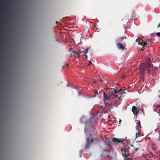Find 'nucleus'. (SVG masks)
Segmentation results:
<instances>
[{
    "mask_svg": "<svg viewBox=\"0 0 160 160\" xmlns=\"http://www.w3.org/2000/svg\"><path fill=\"white\" fill-rule=\"evenodd\" d=\"M151 59H149L147 60V62L140 65L139 69L141 73L142 74L145 71L148 73L151 72L152 70L151 68L153 67V65L149 63Z\"/></svg>",
    "mask_w": 160,
    "mask_h": 160,
    "instance_id": "f257e3e1",
    "label": "nucleus"
},
{
    "mask_svg": "<svg viewBox=\"0 0 160 160\" xmlns=\"http://www.w3.org/2000/svg\"><path fill=\"white\" fill-rule=\"evenodd\" d=\"M117 90L116 89L111 88L108 91V94L111 98L114 99L117 98L118 99L120 100L121 96H119L117 94Z\"/></svg>",
    "mask_w": 160,
    "mask_h": 160,
    "instance_id": "f03ea898",
    "label": "nucleus"
},
{
    "mask_svg": "<svg viewBox=\"0 0 160 160\" xmlns=\"http://www.w3.org/2000/svg\"><path fill=\"white\" fill-rule=\"evenodd\" d=\"M138 108V107L137 108L135 106H133L132 107V111L135 115H137V114L139 113V110Z\"/></svg>",
    "mask_w": 160,
    "mask_h": 160,
    "instance_id": "7ed1b4c3",
    "label": "nucleus"
},
{
    "mask_svg": "<svg viewBox=\"0 0 160 160\" xmlns=\"http://www.w3.org/2000/svg\"><path fill=\"white\" fill-rule=\"evenodd\" d=\"M117 47L119 49H121L122 50H124L125 49L124 46L122 45V44L120 43H117Z\"/></svg>",
    "mask_w": 160,
    "mask_h": 160,
    "instance_id": "20e7f679",
    "label": "nucleus"
},
{
    "mask_svg": "<svg viewBox=\"0 0 160 160\" xmlns=\"http://www.w3.org/2000/svg\"><path fill=\"white\" fill-rule=\"evenodd\" d=\"M112 142H117L118 143L122 142V140L120 139H117L115 138H112Z\"/></svg>",
    "mask_w": 160,
    "mask_h": 160,
    "instance_id": "39448f33",
    "label": "nucleus"
},
{
    "mask_svg": "<svg viewBox=\"0 0 160 160\" xmlns=\"http://www.w3.org/2000/svg\"><path fill=\"white\" fill-rule=\"evenodd\" d=\"M124 90H123V89H120V90H118V91L117 90V94L118 95V94H121V96L123 94H126V92H124Z\"/></svg>",
    "mask_w": 160,
    "mask_h": 160,
    "instance_id": "423d86ee",
    "label": "nucleus"
},
{
    "mask_svg": "<svg viewBox=\"0 0 160 160\" xmlns=\"http://www.w3.org/2000/svg\"><path fill=\"white\" fill-rule=\"evenodd\" d=\"M111 98L109 97V96L108 95L104 92L103 94V99L105 102L106 101H107L110 99Z\"/></svg>",
    "mask_w": 160,
    "mask_h": 160,
    "instance_id": "0eeeda50",
    "label": "nucleus"
},
{
    "mask_svg": "<svg viewBox=\"0 0 160 160\" xmlns=\"http://www.w3.org/2000/svg\"><path fill=\"white\" fill-rule=\"evenodd\" d=\"M141 128V123L140 121H138L137 124L136 126V129L139 130Z\"/></svg>",
    "mask_w": 160,
    "mask_h": 160,
    "instance_id": "6e6552de",
    "label": "nucleus"
},
{
    "mask_svg": "<svg viewBox=\"0 0 160 160\" xmlns=\"http://www.w3.org/2000/svg\"><path fill=\"white\" fill-rule=\"evenodd\" d=\"M155 111L157 112L160 114V105H158L156 107L154 108Z\"/></svg>",
    "mask_w": 160,
    "mask_h": 160,
    "instance_id": "1a4fd4ad",
    "label": "nucleus"
},
{
    "mask_svg": "<svg viewBox=\"0 0 160 160\" xmlns=\"http://www.w3.org/2000/svg\"><path fill=\"white\" fill-rule=\"evenodd\" d=\"M90 145V142L89 139L88 138L87 139V140L86 142V144L85 146V149H87L89 148V145Z\"/></svg>",
    "mask_w": 160,
    "mask_h": 160,
    "instance_id": "9d476101",
    "label": "nucleus"
},
{
    "mask_svg": "<svg viewBox=\"0 0 160 160\" xmlns=\"http://www.w3.org/2000/svg\"><path fill=\"white\" fill-rule=\"evenodd\" d=\"M104 143L107 146H111V141L110 140H109L108 141H104Z\"/></svg>",
    "mask_w": 160,
    "mask_h": 160,
    "instance_id": "9b49d317",
    "label": "nucleus"
},
{
    "mask_svg": "<svg viewBox=\"0 0 160 160\" xmlns=\"http://www.w3.org/2000/svg\"><path fill=\"white\" fill-rule=\"evenodd\" d=\"M88 48H87L84 50H83V52L84 53V54L85 55V56L87 58L88 56L87 55H86V54H87L88 53Z\"/></svg>",
    "mask_w": 160,
    "mask_h": 160,
    "instance_id": "f8f14e48",
    "label": "nucleus"
},
{
    "mask_svg": "<svg viewBox=\"0 0 160 160\" xmlns=\"http://www.w3.org/2000/svg\"><path fill=\"white\" fill-rule=\"evenodd\" d=\"M146 42H147V44H150L152 43V41H151V40L150 39H148L146 40Z\"/></svg>",
    "mask_w": 160,
    "mask_h": 160,
    "instance_id": "ddd939ff",
    "label": "nucleus"
},
{
    "mask_svg": "<svg viewBox=\"0 0 160 160\" xmlns=\"http://www.w3.org/2000/svg\"><path fill=\"white\" fill-rule=\"evenodd\" d=\"M158 70V69L156 67H154L152 69V71L153 72H155L156 71H157Z\"/></svg>",
    "mask_w": 160,
    "mask_h": 160,
    "instance_id": "4468645a",
    "label": "nucleus"
},
{
    "mask_svg": "<svg viewBox=\"0 0 160 160\" xmlns=\"http://www.w3.org/2000/svg\"><path fill=\"white\" fill-rule=\"evenodd\" d=\"M122 151H123L124 152H128L127 150L125 148H122Z\"/></svg>",
    "mask_w": 160,
    "mask_h": 160,
    "instance_id": "2eb2a0df",
    "label": "nucleus"
},
{
    "mask_svg": "<svg viewBox=\"0 0 160 160\" xmlns=\"http://www.w3.org/2000/svg\"><path fill=\"white\" fill-rule=\"evenodd\" d=\"M135 138L136 139L138 138V137L140 136L138 132H137L135 134Z\"/></svg>",
    "mask_w": 160,
    "mask_h": 160,
    "instance_id": "dca6fc26",
    "label": "nucleus"
},
{
    "mask_svg": "<svg viewBox=\"0 0 160 160\" xmlns=\"http://www.w3.org/2000/svg\"><path fill=\"white\" fill-rule=\"evenodd\" d=\"M74 54L75 55H77L78 56V57L80 56V54L77 52H74Z\"/></svg>",
    "mask_w": 160,
    "mask_h": 160,
    "instance_id": "f3484780",
    "label": "nucleus"
},
{
    "mask_svg": "<svg viewBox=\"0 0 160 160\" xmlns=\"http://www.w3.org/2000/svg\"><path fill=\"white\" fill-rule=\"evenodd\" d=\"M127 152H124V153L122 154V155L124 156L125 157H127L128 156L127 155Z\"/></svg>",
    "mask_w": 160,
    "mask_h": 160,
    "instance_id": "a211bd4d",
    "label": "nucleus"
},
{
    "mask_svg": "<svg viewBox=\"0 0 160 160\" xmlns=\"http://www.w3.org/2000/svg\"><path fill=\"white\" fill-rule=\"evenodd\" d=\"M156 35L159 37H160V32H156Z\"/></svg>",
    "mask_w": 160,
    "mask_h": 160,
    "instance_id": "6ab92c4d",
    "label": "nucleus"
},
{
    "mask_svg": "<svg viewBox=\"0 0 160 160\" xmlns=\"http://www.w3.org/2000/svg\"><path fill=\"white\" fill-rule=\"evenodd\" d=\"M143 46L144 47L147 44V42H144L143 43Z\"/></svg>",
    "mask_w": 160,
    "mask_h": 160,
    "instance_id": "aec40b11",
    "label": "nucleus"
},
{
    "mask_svg": "<svg viewBox=\"0 0 160 160\" xmlns=\"http://www.w3.org/2000/svg\"><path fill=\"white\" fill-rule=\"evenodd\" d=\"M144 49V47L143 46L142 48H141L140 49V50L143 51Z\"/></svg>",
    "mask_w": 160,
    "mask_h": 160,
    "instance_id": "412c9836",
    "label": "nucleus"
},
{
    "mask_svg": "<svg viewBox=\"0 0 160 160\" xmlns=\"http://www.w3.org/2000/svg\"><path fill=\"white\" fill-rule=\"evenodd\" d=\"M140 40V38H139V39H137L136 40V42H138V41H139Z\"/></svg>",
    "mask_w": 160,
    "mask_h": 160,
    "instance_id": "4be33fe9",
    "label": "nucleus"
},
{
    "mask_svg": "<svg viewBox=\"0 0 160 160\" xmlns=\"http://www.w3.org/2000/svg\"><path fill=\"white\" fill-rule=\"evenodd\" d=\"M93 140H94V139H93V138H91V139H90V141L91 142H93Z\"/></svg>",
    "mask_w": 160,
    "mask_h": 160,
    "instance_id": "5701e85b",
    "label": "nucleus"
},
{
    "mask_svg": "<svg viewBox=\"0 0 160 160\" xmlns=\"http://www.w3.org/2000/svg\"><path fill=\"white\" fill-rule=\"evenodd\" d=\"M127 160H132V159L131 158H128L127 159Z\"/></svg>",
    "mask_w": 160,
    "mask_h": 160,
    "instance_id": "b1692460",
    "label": "nucleus"
},
{
    "mask_svg": "<svg viewBox=\"0 0 160 160\" xmlns=\"http://www.w3.org/2000/svg\"><path fill=\"white\" fill-rule=\"evenodd\" d=\"M92 64V62L91 61L89 62V63L88 64V65H90Z\"/></svg>",
    "mask_w": 160,
    "mask_h": 160,
    "instance_id": "393cba45",
    "label": "nucleus"
},
{
    "mask_svg": "<svg viewBox=\"0 0 160 160\" xmlns=\"http://www.w3.org/2000/svg\"><path fill=\"white\" fill-rule=\"evenodd\" d=\"M121 121H122L121 120V119L119 120V124H120V123H121Z\"/></svg>",
    "mask_w": 160,
    "mask_h": 160,
    "instance_id": "a878e982",
    "label": "nucleus"
},
{
    "mask_svg": "<svg viewBox=\"0 0 160 160\" xmlns=\"http://www.w3.org/2000/svg\"><path fill=\"white\" fill-rule=\"evenodd\" d=\"M139 149L138 148H136L135 149V151H137Z\"/></svg>",
    "mask_w": 160,
    "mask_h": 160,
    "instance_id": "bb28decb",
    "label": "nucleus"
},
{
    "mask_svg": "<svg viewBox=\"0 0 160 160\" xmlns=\"http://www.w3.org/2000/svg\"><path fill=\"white\" fill-rule=\"evenodd\" d=\"M158 28L160 27V23L158 25Z\"/></svg>",
    "mask_w": 160,
    "mask_h": 160,
    "instance_id": "cd10ccee",
    "label": "nucleus"
},
{
    "mask_svg": "<svg viewBox=\"0 0 160 160\" xmlns=\"http://www.w3.org/2000/svg\"><path fill=\"white\" fill-rule=\"evenodd\" d=\"M144 42H143V40H141V42L142 43H143Z\"/></svg>",
    "mask_w": 160,
    "mask_h": 160,
    "instance_id": "c85d7f7f",
    "label": "nucleus"
},
{
    "mask_svg": "<svg viewBox=\"0 0 160 160\" xmlns=\"http://www.w3.org/2000/svg\"><path fill=\"white\" fill-rule=\"evenodd\" d=\"M89 155L90 156H92V154H91V153L90 152V153H89Z\"/></svg>",
    "mask_w": 160,
    "mask_h": 160,
    "instance_id": "c756f323",
    "label": "nucleus"
},
{
    "mask_svg": "<svg viewBox=\"0 0 160 160\" xmlns=\"http://www.w3.org/2000/svg\"><path fill=\"white\" fill-rule=\"evenodd\" d=\"M130 145L131 147H133V145H132H132L130 144Z\"/></svg>",
    "mask_w": 160,
    "mask_h": 160,
    "instance_id": "7c9ffc66",
    "label": "nucleus"
},
{
    "mask_svg": "<svg viewBox=\"0 0 160 160\" xmlns=\"http://www.w3.org/2000/svg\"><path fill=\"white\" fill-rule=\"evenodd\" d=\"M82 119H83V118H82V119H81V120H80V122H82Z\"/></svg>",
    "mask_w": 160,
    "mask_h": 160,
    "instance_id": "2f4dec72",
    "label": "nucleus"
},
{
    "mask_svg": "<svg viewBox=\"0 0 160 160\" xmlns=\"http://www.w3.org/2000/svg\"><path fill=\"white\" fill-rule=\"evenodd\" d=\"M117 41H118V40H117V39H116V42H117Z\"/></svg>",
    "mask_w": 160,
    "mask_h": 160,
    "instance_id": "473e14b6",
    "label": "nucleus"
}]
</instances>
